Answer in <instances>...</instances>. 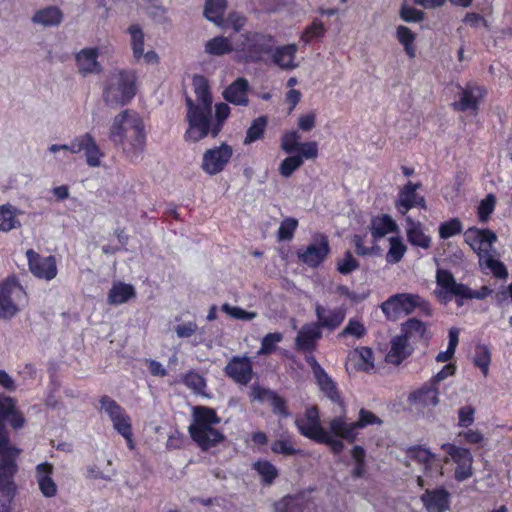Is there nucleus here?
<instances>
[{"label": "nucleus", "mask_w": 512, "mask_h": 512, "mask_svg": "<svg viewBox=\"0 0 512 512\" xmlns=\"http://www.w3.org/2000/svg\"><path fill=\"white\" fill-rule=\"evenodd\" d=\"M349 374L357 372L371 373L375 368L374 353L369 347H359L349 352L346 363Z\"/></svg>", "instance_id": "nucleus-23"}, {"label": "nucleus", "mask_w": 512, "mask_h": 512, "mask_svg": "<svg viewBox=\"0 0 512 512\" xmlns=\"http://www.w3.org/2000/svg\"><path fill=\"white\" fill-rule=\"evenodd\" d=\"M406 458L409 466L418 465L427 477H432L440 469L437 456L423 446L409 448L406 452Z\"/></svg>", "instance_id": "nucleus-22"}, {"label": "nucleus", "mask_w": 512, "mask_h": 512, "mask_svg": "<svg viewBox=\"0 0 512 512\" xmlns=\"http://www.w3.org/2000/svg\"><path fill=\"white\" fill-rule=\"evenodd\" d=\"M441 448L455 464L454 478L458 482H463L473 476L474 459L469 449L452 443H444ZM445 462H448V458Z\"/></svg>", "instance_id": "nucleus-14"}, {"label": "nucleus", "mask_w": 512, "mask_h": 512, "mask_svg": "<svg viewBox=\"0 0 512 512\" xmlns=\"http://www.w3.org/2000/svg\"><path fill=\"white\" fill-rule=\"evenodd\" d=\"M230 115V107L226 103H218L215 106V121H213L212 137H216L220 132L223 123Z\"/></svg>", "instance_id": "nucleus-59"}, {"label": "nucleus", "mask_w": 512, "mask_h": 512, "mask_svg": "<svg viewBox=\"0 0 512 512\" xmlns=\"http://www.w3.org/2000/svg\"><path fill=\"white\" fill-rule=\"evenodd\" d=\"M421 500L428 512H444L449 508L450 494L443 488L427 490Z\"/></svg>", "instance_id": "nucleus-33"}, {"label": "nucleus", "mask_w": 512, "mask_h": 512, "mask_svg": "<svg viewBox=\"0 0 512 512\" xmlns=\"http://www.w3.org/2000/svg\"><path fill=\"white\" fill-rule=\"evenodd\" d=\"M220 422L216 412L207 407H195L193 422L189 426L192 439L203 449L207 450L222 442L224 436L214 426Z\"/></svg>", "instance_id": "nucleus-3"}, {"label": "nucleus", "mask_w": 512, "mask_h": 512, "mask_svg": "<svg viewBox=\"0 0 512 512\" xmlns=\"http://www.w3.org/2000/svg\"><path fill=\"white\" fill-rule=\"evenodd\" d=\"M226 9V0H206L204 7L205 17L216 24H223V14Z\"/></svg>", "instance_id": "nucleus-44"}, {"label": "nucleus", "mask_w": 512, "mask_h": 512, "mask_svg": "<svg viewBox=\"0 0 512 512\" xmlns=\"http://www.w3.org/2000/svg\"><path fill=\"white\" fill-rule=\"evenodd\" d=\"M221 310L229 317L242 321H250L257 317L256 312L246 311L238 306L225 303L221 306Z\"/></svg>", "instance_id": "nucleus-58"}, {"label": "nucleus", "mask_w": 512, "mask_h": 512, "mask_svg": "<svg viewBox=\"0 0 512 512\" xmlns=\"http://www.w3.org/2000/svg\"><path fill=\"white\" fill-rule=\"evenodd\" d=\"M22 212L11 204L0 206V231L9 232L21 226L18 216Z\"/></svg>", "instance_id": "nucleus-41"}, {"label": "nucleus", "mask_w": 512, "mask_h": 512, "mask_svg": "<svg viewBox=\"0 0 512 512\" xmlns=\"http://www.w3.org/2000/svg\"><path fill=\"white\" fill-rule=\"evenodd\" d=\"M271 450L275 454L284 456H293L302 454V450L296 447L294 436L288 432H282L271 444Z\"/></svg>", "instance_id": "nucleus-40"}, {"label": "nucleus", "mask_w": 512, "mask_h": 512, "mask_svg": "<svg viewBox=\"0 0 512 512\" xmlns=\"http://www.w3.org/2000/svg\"><path fill=\"white\" fill-rule=\"evenodd\" d=\"M70 153H83L86 164L92 168L100 167L105 156L95 137L90 133H84L72 139Z\"/></svg>", "instance_id": "nucleus-15"}, {"label": "nucleus", "mask_w": 512, "mask_h": 512, "mask_svg": "<svg viewBox=\"0 0 512 512\" xmlns=\"http://www.w3.org/2000/svg\"><path fill=\"white\" fill-rule=\"evenodd\" d=\"M434 294L444 304L450 302L453 297H456L458 303L461 304L460 300L473 296L469 287L457 283L452 273L445 269H438L436 272V289Z\"/></svg>", "instance_id": "nucleus-11"}, {"label": "nucleus", "mask_w": 512, "mask_h": 512, "mask_svg": "<svg viewBox=\"0 0 512 512\" xmlns=\"http://www.w3.org/2000/svg\"><path fill=\"white\" fill-rule=\"evenodd\" d=\"M295 425L301 435L321 444L324 441V427L320 421L319 411L315 406L306 408L304 413L297 416Z\"/></svg>", "instance_id": "nucleus-16"}, {"label": "nucleus", "mask_w": 512, "mask_h": 512, "mask_svg": "<svg viewBox=\"0 0 512 512\" xmlns=\"http://www.w3.org/2000/svg\"><path fill=\"white\" fill-rule=\"evenodd\" d=\"M137 92V73L131 69L113 71L104 86L103 99L113 106L129 103Z\"/></svg>", "instance_id": "nucleus-4"}, {"label": "nucleus", "mask_w": 512, "mask_h": 512, "mask_svg": "<svg viewBox=\"0 0 512 512\" xmlns=\"http://www.w3.org/2000/svg\"><path fill=\"white\" fill-rule=\"evenodd\" d=\"M232 155V147L225 143L208 149L203 154L201 168L208 175H216L225 169Z\"/></svg>", "instance_id": "nucleus-18"}, {"label": "nucleus", "mask_w": 512, "mask_h": 512, "mask_svg": "<svg viewBox=\"0 0 512 512\" xmlns=\"http://www.w3.org/2000/svg\"><path fill=\"white\" fill-rule=\"evenodd\" d=\"M396 36L408 57L411 59L414 58L416 56V47L414 45L416 39L415 33L408 27L400 25L396 29Z\"/></svg>", "instance_id": "nucleus-47"}, {"label": "nucleus", "mask_w": 512, "mask_h": 512, "mask_svg": "<svg viewBox=\"0 0 512 512\" xmlns=\"http://www.w3.org/2000/svg\"><path fill=\"white\" fill-rule=\"evenodd\" d=\"M462 231L461 222L454 218L447 222L442 223L439 226V236L442 239H448L459 234Z\"/></svg>", "instance_id": "nucleus-64"}, {"label": "nucleus", "mask_w": 512, "mask_h": 512, "mask_svg": "<svg viewBox=\"0 0 512 512\" xmlns=\"http://www.w3.org/2000/svg\"><path fill=\"white\" fill-rule=\"evenodd\" d=\"M371 234L377 239L398 231V225L389 215L375 217L371 221Z\"/></svg>", "instance_id": "nucleus-43"}, {"label": "nucleus", "mask_w": 512, "mask_h": 512, "mask_svg": "<svg viewBox=\"0 0 512 512\" xmlns=\"http://www.w3.org/2000/svg\"><path fill=\"white\" fill-rule=\"evenodd\" d=\"M267 120L264 116L256 118L248 128L244 144L249 145L260 139L265 131Z\"/></svg>", "instance_id": "nucleus-52"}, {"label": "nucleus", "mask_w": 512, "mask_h": 512, "mask_svg": "<svg viewBox=\"0 0 512 512\" xmlns=\"http://www.w3.org/2000/svg\"><path fill=\"white\" fill-rule=\"evenodd\" d=\"M401 335L411 344L422 339L427 340L430 338L427 325L415 318L409 319L402 324Z\"/></svg>", "instance_id": "nucleus-38"}, {"label": "nucleus", "mask_w": 512, "mask_h": 512, "mask_svg": "<svg viewBox=\"0 0 512 512\" xmlns=\"http://www.w3.org/2000/svg\"><path fill=\"white\" fill-rule=\"evenodd\" d=\"M300 138L301 136L298 131H286L281 136V149L288 154L297 149L300 150V145L302 144L300 143Z\"/></svg>", "instance_id": "nucleus-54"}, {"label": "nucleus", "mask_w": 512, "mask_h": 512, "mask_svg": "<svg viewBox=\"0 0 512 512\" xmlns=\"http://www.w3.org/2000/svg\"><path fill=\"white\" fill-rule=\"evenodd\" d=\"M318 144L315 141L303 142L300 145V154L286 157L279 165L281 176L288 178L297 171L304 163V160L316 159L318 157Z\"/></svg>", "instance_id": "nucleus-21"}, {"label": "nucleus", "mask_w": 512, "mask_h": 512, "mask_svg": "<svg viewBox=\"0 0 512 512\" xmlns=\"http://www.w3.org/2000/svg\"><path fill=\"white\" fill-rule=\"evenodd\" d=\"M389 241V249L386 253V261L390 264H396L401 261L404 257L407 246L404 243V240L400 236H392L388 239Z\"/></svg>", "instance_id": "nucleus-46"}, {"label": "nucleus", "mask_w": 512, "mask_h": 512, "mask_svg": "<svg viewBox=\"0 0 512 512\" xmlns=\"http://www.w3.org/2000/svg\"><path fill=\"white\" fill-rule=\"evenodd\" d=\"M254 33H247L237 39L224 36H216L208 40L204 45V51L210 56H223L232 52L236 53L239 60L245 62L255 61L260 58V52L265 47H252L251 41Z\"/></svg>", "instance_id": "nucleus-2"}, {"label": "nucleus", "mask_w": 512, "mask_h": 512, "mask_svg": "<svg viewBox=\"0 0 512 512\" xmlns=\"http://www.w3.org/2000/svg\"><path fill=\"white\" fill-rule=\"evenodd\" d=\"M484 95L485 90L482 87L469 86L462 91L460 100L455 104V107L461 111H477Z\"/></svg>", "instance_id": "nucleus-36"}, {"label": "nucleus", "mask_w": 512, "mask_h": 512, "mask_svg": "<svg viewBox=\"0 0 512 512\" xmlns=\"http://www.w3.org/2000/svg\"><path fill=\"white\" fill-rule=\"evenodd\" d=\"M136 297V290L132 284L116 281L112 284L107 301L110 305H121Z\"/></svg>", "instance_id": "nucleus-35"}, {"label": "nucleus", "mask_w": 512, "mask_h": 512, "mask_svg": "<svg viewBox=\"0 0 512 512\" xmlns=\"http://www.w3.org/2000/svg\"><path fill=\"white\" fill-rule=\"evenodd\" d=\"M26 257L29 270L36 278L49 282L57 276V262L54 256L44 257L30 249L26 252Z\"/></svg>", "instance_id": "nucleus-19"}, {"label": "nucleus", "mask_w": 512, "mask_h": 512, "mask_svg": "<svg viewBox=\"0 0 512 512\" xmlns=\"http://www.w3.org/2000/svg\"><path fill=\"white\" fill-rule=\"evenodd\" d=\"M112 52L113 47L110 43L81 49L75 54V63L78 72L83 76L101 73L103 68L98 61V57L100 55H110Z\"/></svg>", "instance_id": "nucleus-12"}, {"label": "nucleus", "mask_w": 512, "mask_h": 512, "mask_svg": "<svg viewBox=\"0 0 512 512\" xmlns=\"http://www.w3.org/2000/svg\"><path fill=\"white\" fill-rule=\"evenodd\" d=\"M320 391L332 402L341 403V396L335 381L325 372L314 357L307 359Z\"/></svg>", "instance_id": "nucleus-26"}, {"label": "nucleus", "mask_w": 512, "mask_h": 512, "mask_svg": "<svg viewBox=\"0 0 512 512\" xmlns=\"http://www.w3.org/2000/svg\"><path fill=\"white\" fill-rule=\"evenodd\" d=\"M420 186L419 183L408 182L400 190L395 203L396 209L400 214L406 215L413 207L426 208L424 198L416 193Z\"/></svg>", "instance_id": "nucleus-27"}, {"label": "nucleus", "mask_w": 512, "mask_h": 512, "mask_svg": "<svg viewBox=\"0 0 512 512\" xmlns=\"http://www.w3.org/2000/svg\"><path fill=\"white\" fill-rule=\"evenodd\" d=\"M251 41L253 42L252 47L266 48L260 52L261 56L256 61L263 60L264 56L268 55L271 63L282 70H294L299 66L296 59V53L298 50L296 44H287L273 48V37L259 33H254Z\"/></svg>", "instance_id": "nucleus-5"}, {"label": "nucleus", "mask_w": 512, "mask_h": 512, "mask_svg": "<svg viewBox=\"0 0 512 512\" xmlns=\"http://www.w3.org/2000/svg\"><path fill=\"white\" fill-rule=\"evenodd\" d=\"M422 299L417 294L400 293L389 297L381 304V310L389 320H397L403 315L412 313L420 306Z\"/></svg>", "instance_id": "nucleus-13"}, {"label": "nucleus", "mask_w": 512, "mask_h": 512, "mask_svg": "<svg viewBox=\"0 0 512 512\" xmlns=\"http://www.w3.org/2000/svg\"><path fill=\"white\" fill-rule=\"evenodd\" d=\"M408 402L418 412L431 411L440 403L439 387L427 381L409 394Z\"/></svg>", "instance_id": "nucleus-20"}, {"label": "nucleus", "mask_w": 512, "mask_h": 512, "mask_svg": "<svg viewBox=\"0 0 512 512\" xmlns=\"http://www.w3.org/2000/svg\"><path fill=\"white\" fill-rule=\"evenodd\" d=\"M315 313L318 320V326L328 329L337 328L345 319L346 311L343 308H327L316 304Z\"/></svg>", "instance_id": "nucleus-32"}, {"label": "nucleus", "mask_w": 512, "mask_h": 512, "mask_svg": "<svg viewBox=\"0 0 512 512\" xmlns=\"http://www.w3.org/2000/svg\"><path fill=\"white\" fill-rule=\"evenodd\" d=\"M109 139L128 159L137 160L146 147V133L142 117L129 109L117 114L109 127Z\"/></svg>", "instance_id": "nucleus-1"}, {"label": "nucleus", "mask_w": 512, "mask_h": 512, "mask_svg": "<svg viewBox=\"0 0 512 512\" xmlns=\"http://www.w3.org/2000/svg\"><path fill=\"white\" fill-rule=\"evenodd\" d=\"M479 263L482 267L489 269L496 277L506 278L507 270L502 262L489 253L481 255Z\"/></svg>", "instance_id": "nucleus-50"}, {"label": "nucleus", "mask_w": 512, "mask_h": 512, "mask_svg": "<svg viewBox=\"0 0 512 512\" xmlns=\"http://www.w3.org/2000/svg\"><path fill=\"white\" fill-rule=\"evenodd\" d=\"M21 450L11 444L9 437H0V487L10 494L13 492L14 476L18 471L17 459Z\"/></svg>", "instance_id": "nucleus-8"}, {"label": "nucleus", "mask_w": 512, "mask_h": 512, "mask_svg": "<svg viewBox=\"0 0 512 512\" xmlns=\"http://www.w3.org/2000/svg\"><path fill=\"white\" fill-rule=\"evenodd\" d=\"M465 242L478 254L479 258L483 254L491 251L493 243L497 240L494 232L488 229L469 228L464 233Z\"/></svg>", "instance_id": "nucleus-25"}, {"label": "nucleus", "mask_w": 512, "mask_h": 512, "mask_svg": "<svg viewBox=\"0 0 512 512\" xmlns=\"http://www.w3.org/2000/svg\"><path fill=\"white\" fill-rule=\"evenodd\" d=\"M226 374L236 383L247 385L252 379V364L247 357H234L225 367Z\"/></svg>", "instance_id": "nucleus-28"}, {"label": "nucleus", "mask_w": 512, "mask_h": 512, "mask_svg": "<svg viewBox=\"0 0 512 512\" xmlns=\"http://www.w3.org/2000/svg\"><path fill=\"white\" fill-rule=\"evenodd\" d=\"M187 121L188 128L185 133L187 141L198 142L209 134L212 135L213 120L211 118L212 109H202L196 107L192 100H187Z\"/></svg>", "instance_id": "nucleus-9"}, {"label": "nucleus", "mask_w": 512, "mask_h": 512, "mask_svg": "<svg viewBox=\"0 0 512 512\" xmlns=\"http://www.w3.org/2000/svg\"><path fill=\"white\" fill-rule=\"evenodd\" d=\"M324 434L326 439L321 444L327 445L336 454L344 450L343 441L352 443L357 438L353 422H349L344 414L329 419L324 427Z\"/></svg>", "instance_id": "nucleus-7"}, {"label": "nucleus", "mask_w": 512, "mask_h": 512, "mask_svg": "<svg viewBox=\"0 0 512 512\" xmlns=\"http://www.w3.org/2000/svg\"><path fill=\"white\" fill-rule=\"evenodd\" d=\"M366 334V328L362 321L351 318L346 327L340 332L339 337L352 336L356 339L362 338Z\"/></svg>", "instance_id": "nucleus-60"}, {"label": "nucleus", "mask_w": 512, "mask_h": 512, "mask_svg": "<svg viewBox=\"0 0 512 512\" xmlns=\"http://www.w3.org/2000/svg\"><path fill=\"white\" fill-rule=\"evenodd\" d=\"M183 381L185 385L192 389L194 392L198 394H204L206 382L203 376L199 373L190 371L184 376Z\"/></svg>", "instance_id": "nucleus-62"}, {"label": "nucleus", "mask_w": 512, "mask_h": 512, "mask_svg": "<svg viewBox=\"0 0 512 512\" xmlns=\"http://www.w3.org/2000/svg\"><path fill=\"white\" fill-rule=\"evenodd\" d=\"M28 303V296L22 285L14 278L0 283V318L11 319Z\"/></svg>", "instance_id": "nucleus-6"}, {"label": "nucleus", "mask_w": 512, "mask_h": 512, "mask_svg": "<svg viewBox=\"0 0 512 512\" xmlns=\"http://www.w3.org/2000/svg\"><path fill=\"white\" fill-rule=\"evenodd\" d=\"M382 421L371 411L366 409H361L359 411V416L356 421H353V426L358 436L359 430L363 429L369 425H380Z\"/></svg>", "instance_id": "nucleus-55"}, {"label": "nucleus", "mask_w": 512, "mask_h": 512, "mask_svg": "<svg viewBox=\"0 0 512 512\" xmlns=\"http://www.w3.org/2000/svg\"><path fill=\"white\" fill-rule=\"evenodd\" d=\"M249 84L245 78H238L223 92L226 101L240 106L248 105Z\"/></svg>", "instance_id": "nucleus-34"}, {"label": "nucleus", "mask_w": 512, "mask_h": 512, "mask_svg": "<svg viewBox=\"0 0 512 512\" xmlns=\"http://www.w3.org/2000/svg\"><path fill=\"white\" fill-rule=\"evenodd\" d=\"M254 469L266 483H271L277 477V469L269 461L261 460L254 464Z\"/></svg>", "instance_id": "nucleus-61"}, {"label": "nucleus", "mask_w": 512, "mask_h": 512, "mask_svg": "<svg viewBox=\"0 0 512 512\" xmlns=\"http://www.w3.org/2000/svg\"><path fill=\"white\" fill-rule=\"evenodd\" d=\"M321 337V331L316 324L303 326L296 338V347L303 351L314 349L316 341Z\"/></svg>", "instance_id": "nucleus-39"}, {"label": "nucleus", "mask_w": 512, "mask_h": 512, "mask_svg": "<svg viewBox=\"0 0 512 512\" xmlns=\"http://www.w3.org/2000/svg\"><path fill=\"white\" fill-rule=\"evenodd\" d=\"M406 236L408 242L415 247L421 249H429L432 244V239L425 231L423 224L419 221L413 220L411 217H406Z\"/></svg>", "instance_id": "nucleus-30"}, {"label": "nucleus", "mask_w": 512, "mask_h": 512, "mask_svg": "<svg viewBox=\"0 0 512 512\" xmlns=\"http://www.w3.org/2000/svg\"><path fill=\"white\" fill-rule=\"evenodd\" d=\"M329 252L328 238L323 234H315L305 248L298 250L297 256L301 262L315 268L327 258Z\"/></svg>", "instance_id": "nucleus-17"}, {"label": "nucleus", "mask_w": 512, "mask_h": 512, "mask_svg": "<svg viewBox=\"0 0 512 512\" xmlns=\"http://www.w3.org/2000/svg\"><path fill=\"white\" fill-rule=\"evenodd\" d=\"M7 420L14 429L23 427L25 418L22 413L17 410L16 402L13 398L0 396V437H9L8 431L4 425Z\"/></svg>", "instance_id": "nucleus-24"}, {"label": "nucleus", "mask_w": 512, "mask_h": 512, "mask_svg": "<svg viewBox=\"0 0 512 512\" xmlns=\"http://www.w3.org/2000/svg\"><path fill=\"white\" fill-rule=\"evenodd\" d=\"M497 199L494 194H488L485 198H483L477 207L478 218L482 223H486L491 214L495 210Z\"/></svg>", "instance_id": "nucleus-53"}, {"label": "nucleus", "mask_w": 512, "mask_h": 512, "mask_svg": "<svg viewBox=\"0 0 512 512\" xmlns=\"http://www.w3.org/2000/svg\"><path fill=\"white\" fill-rule=\"evenodd\" d=\"M130 35V46L133 57L136 61L141 60L144 51L145 35L142 28L138 24H133L128 28Z\"/></svg>", "instance_id": "nucleus-45"}, {"label": "nucleus", "mask_w": 512, "mask_h": 512, "mask_svg": "<svg viewBox=\"0 0 512 512\" xmlns=\"http://www.w3.org/2000/svg\"><path fill=\"white\" fill-rule=\"evenodd\" d=\"M283 339V335L279 332L268 333L261 341V347L258 350V355H270L276 349L278 343Z\"/></svg>", "instance_id": "nucleus-56"}, {"label": "nucleus", "mask_w": 512, "mask_h": 512, "mask_svg": "<svg viewBox=\"0 0 512 512\" xmlns=\"http://www.w3.org/2000/svg\"><path fill=\"white\" fill-rule=\"evenodd\" d=\"M193 87L197 100V103H194L195 106L202 109H212V96L207 79L203 76H195Z\"/></svg>", "instance_id": "nucleus-42"}, {"label": "nucleus", "mask_w": 512, "mask_h": 512, "mask_svg": "<svg viewBox=\"0 0 512 512\" xmlns=\"http://www.w3.org/2000/svg\"><path fill=\"white\" fill-rule=\"evenodd\" d=\"M336 267L340 274L347 275L357 270L359 263L353 254L347 251L342 257L337 259Z\"/></svg>", "instance_id": "nucleus-57"}, {"label": "nucleus", "mask_w": 512, "mask_h": 512, "mask_svg": "<svg viewBox=\"0 0 512 512\" xmlns=\"http://www.w3.org/2000/svg\"><path fill=\"white\" fill-rule=\"evenodd\" d=\"M459 343V329L452 327L448 332V346L445 351H441L436 356V361L439 363L449 362L455 354L456 348Z\"/></svg>", "instance_id": "nucleus-48"}, {"label": "nucleus", "mask_w": 512, "mask_h": 512, "mask_svg": "<svg viewBox=\"0 0 512 512\" xmlns=\"http://www.w3.org/2000/svg\"><path fill=\"white\" fill-rule=\"evenodd\" d=\"M298 226V221L295 218H285L278 229L277 236L280 241L291 240L294 232Z\"/></svg>", "instance_id": "nucleus-63"}, {"label": "nucleus", "mask_w": 512, "mask_h": 512, "mask_svg": "<svg viewBox=\"0 0 512 512\" xmlns=\"http://www.w3.org/2000/svg\"><path fill=\"white\" fill-rule=\"evenodd\" d=\"M326 33V27L324 23L315 18L312 23L305 28L300 35V41L304 44L310 43L314 39L322 38Z\"/></svg>", "instance_id": "nucleus-49"}, {"label": "nucleus", "mask_w": 512, "mask_h": 512, "mask_svg": "<svg viewBox=\"0 0 512 512\" xmlns=\"http://www.w3.org/2000/svg\"><path fill=\"white\" fill-rule=\"evenodd\" d=\"M54 468L51 464L44 462L36 466V481L42 495L52 498L57 495L58 487L52 478Z\"/></svg>", "instance_id": "nucleus-31"}, {"label": "nucleus", "mask_w": 512, "mask_h": 512, "mask_svg": "<svg viewBox=\"0 0 512 512\" xmlns=\"http://www.w3.org/2000/svg\"><path fill=\"white\" fill-rule=\"evenodd\" d=\"M473 363L475 366L480 368V370L484 376L488 375L489 366L491 363V353H490L489 348L486 345L476 346Z\"/></svg>", "instance_id": "nucleus-51"}, {"label": "nucleus", "mask_w": 512, "mask_h": 512, "mask_svg": "<svg viewBox=\"0 0 512 512\" xmlns=\"http://www.w3.org/2000/svg\"><path fill=\"white\" fill-rule=\"evenodd\" d=\"M413 350L412 344L399 334L391 339L390 349L385 356V361L398 366L412 354Z\"/></svg>", "instance_id": "nucleus-29"}, {"label": "nucleus", "mask_w": 512, "mask_h": 512, "mask_svg": "<svg viewBox=\"0 0 512 512\" xmlns=\"http://www.w3.org/2000/svg\"><path fill=\"white\" fill-rule=\"evenodd\" d=\"M100 409L113 424V428L126 440L130 450L135 448L131 419L125 410L112 398L103 396L100 399Z\"/></svg>", "instance_id": "nucleus-10"}, {"label": "nucleus", "mask_w": 512, "mask_h": 512, "mask_svg": "<svg viewBox=\"0 0 512 512\" xmlns=\"http://www.w3.org/2000/svg\"><path fill=\"white\" fill-rule=\"evenodd\" d=\"M63 20L62 11L56 6H47L38 9L33 14L31 21L35 25L43 27L58 26Z\"/></svg>", "instance_id": "nucleus-37"}]
</instances>
